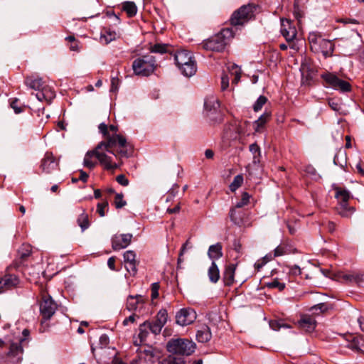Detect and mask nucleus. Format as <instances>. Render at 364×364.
Instances as JSON below:
<instances>
[{"mask_svg":"<svg viewBox=\"0 0 364 364\" xmlns=\"http://www.w3.org/2000/svg\"><path fill=\"white\" fill-rule=\"evenodd\" d=\"M133 146L127 141L122 135H114L108 138V141H102L95 149L86 153L83 164L92 169L97 163L92 161L95 157L106 170H114L121 164L122 158H129L132 155Z\"/></svg>","mask_w":364,"mask_h":364,"instance_id":"1","label":"nucleus"},{"mask_svg":"<svg viewBox=\"0 0 364 364\" xmlns=\"http://www.w3.org/2000/svg\"><path fill=\"white\" fill-rule=\"evenodd\" d=\"M233 38V32L231 28H223L216 35L205 40L202 43L203 49L214 52H223L230 38Z\"/></svg>","mask_w":364,"mask_h":364,"instance_id":"2","label":"nucleus"},{"mask_svg":"<svg viewBox=\"0 0 364 364\" xmlns=\"http://www.w3.org/2000/svg\"><path fill=\"white\" fill-rule=\"evenodd\" d=\"M174 60L183 75L191 77L196 73V61L190 52L185 50L177 51L174 53Z\"/></svg>","mask_w":364,"mask_h":364,"instance_id":"3","label":"nucleus"},{"mask_svg":"<svg viewBox=\"0 0 364 364\" xmlns=\"http://www.w3.org/2000/svg\"><path fill=\"white\" fill-rule=\"evenodd\" d=\"M167 350L173 355L188 356L196 349V344L187 338H171L166 344Z\"/></svg>","mask_w":364,"mask_h":364,"instance_id":"4","label":"nucleus"},{"mask_svg":"<svg viewBox=\"0 0 364 364\" xmlns=\"http://www.w3.org/2000/svg\"><path fill=\"white\" fill-rule=\"evenodd\" d=\"M25 83L30 88L38 91L36 97L39 101L50 102L55 97V92L50 87L44 86L41 77H27Z\"/></svg>","mask_w":364,"mask_h":364,"instance_id":"5","label":"nucleus"},{"mask_svg":"<svg viewBox=\"0 0 364 364\" xmlns=\"http://www.w3.org/2000/svg\"><path fill=\"white\" fill-rule=\"evenodd\" d=\"M156 67V59L151 55L141 56L132 63V69L136 75L149 76L154 71Z\"/></svg>","mask_w":364,"mask_h":364,"instance_id":"6","label":"nucleus"},{"mask_svg":"<svg viewBox=\"0 0 364 364\" xmlns=\"http://www.w3.org/2000/svg\"><path fill=\"white\" fill-rule=\"evenodd\" d=\"M29 331L24 329L22 332L23 338H21L18 343H12L9 346V350L6 354V364H20L22 360L23 347L22 343L25 342L29 336Z\"/></svg>","mask_w":364,"mask_h":364,"instance_id":"7","label":"nucleus"},{"mask_svg":"<svg viewBox=\"0 0 364 364\" xmlns=\"http://www.w3.org/2000/svg\"><path fill=\"white\" fill-rule=\"evenodd\" d=\"M256 7L253 4L242 6L235 11L230 18L231 24L233 26H240L247 23L254 16V12Z\"/></svg>","mask_w":364,"mask_h":364,"instance_id":"8","label":"nucleus"},{"mask_svg":"<svg viewBox=\"0 0 364 364\" xmlns=\"http://www.w3.org/2000/svg\"><path fill=\"white\" fill-rule=\"evenodd\" d=\"M321 78L328 86L336 90H339L342 92H350L351 90V85L348 82L339 78L333 73H325L321 75Z\"/></svg>","mask_w":364,"mask_h":364,"instance_id":"9","label":"nucleus"},{"mask_svg":"<svg viewBox=\"0 0 364 364\" xmlns=\"http://www.w3.org/2000/svg\"><path fill=\"white\" fill-rule=\"evenodd\" d=\"M40 314L44 321L49 320L57 309V304L50 296L43 294L39 304Z\"/></svg>","mask_w":364,"mask_h":364,"instance_id":"10","label":"nucleus"},{"mask_svg":"<svg viewBox=\"0 0 364 364\" xmlns=\"http://www.w3.org/2000/svg\"><path fill=\"white\" fill-rule=\"evenodd\" d=\"M147 299L141 295H129L126 301V309L129 311H138L139 313L144 309Z\"/></svg>","mask_w":364,"mask_h":364,"instance_id":"11","label":"nucleus"},{"mask_svg":"<svg viewBox=\"0 0 364 364\" xmlns=\"http://www.w3.org/2000/svg\"><path fill=\"white\" fill-rule=\"evenodd\" d=\"M196 319V313L191 308L181 309L176 315V323L182 326L191 324Z\"/></svg>","mask_w":364,"mask_h":364,"instance_id":"12","label":"nucleus"},{"mask_svg":"<svg viewBox=\"0 0 364 364\" xmlns=\"http://www.w3.org/2000/svg\"><path fill=\"white\" fill-rule=\"evenodd\" d=\"M281 33L287 42L292 41L296 36L297 31L292 25V22L288 19H281Z\"/></svg>","mask_w":364,"mask_h":364,"instance_id":"13","label":"nucleus"},{"mask_svg":"<svg viewBox=\"0 0 364 364\" xmlns=\"http://www.w3.org/2000/svg\"><path fill=\"white\" fill-rule=\"evenodd\" d=\"M124 262L125 268L131 275H135L137 272L139 262L136 259V253L134 251L128 250L124 253Z\"/></svg>","mask_w":364,"mask_h":364,"instance_id":"14","label":"nucleus"},{"mask_svg":"<svg viewBox=\"0 0 364 364\" xmlns=\"http://www.w3.org/2000/svg\"><path fill=\"white\" fill-rule=\"evenodd\" d=\"M132 235L119 234L114 235L112 238V246L114 250H119L127 247L131 242Z\"/></svg>","mask_w":364,"mask_h":364,"instance_id":"15","label":"nucleus"},{"mask_svg":"<svg viewBox=\"0 0 364 364\" xmlns=\"http://www.w3.org/2000/svg\"><path fill=\"white\" fill-rule=\"evenodd\" d=\"M58 167V161L55 160L53 154L46 152L41 161V168L46 173H50Z\"/></svg>","mask_w":364,"mask_h":364,"instance_id":"16","label":"nucleus"},{"mask_svg":"<svg viewBox=\"0 0 364 364\" xmlns=\"http://www.w3.org/2000/svg\"><path fill=\"white\" fill-rule=\"evenodd\" d=\"M299 328L307 333L313 332L316 326L315 318L309 315H302L297 322Z\"/></svg>","mask_w":364,"mask_h":364,"instance_id":"17","label":"nucleus"},{"mask_svg":"<svg viewBox=\"0 0 364 364\" xmlns=\"http://www.w3.org/2000/svg\"><path fill=\"white\" fill-rule=\"evenodd\" d=\"M19 278L14 274H6L0 279V292L18 286Z\"/></svg>","mask_w":364,"mask_h":364,"instance_id":"18","label":"nucleus"},{"mask_svg":"<svg viewBox=\"0 0 364 364\" xmlns=\"http://www.w3.org/2000/svg\"><path fill=\"white\" fill-rule=\"evenodd\" d=\"M236 266L237 264H230L225 267L223 274V282L225 286H231L233 284Z\"/></svg>","mask_w":364,"mask_h":364,"instance_id":"19","label":"nucleus"},{"mask_svg":"<svg viewBox=\"0 0 364 364\" xmlns=\"http://www.w3.org/2000/svg\"><path fill=\"white\" fill-rule=\"evenodd\" d=\"M138 358L144 362H153L154 353L150 346L141 347L137 350Z\"/></svg>","mask_w":364,"mask_h":364,"instance_id":"20","label":"nucleus"},{"mask_svg":"<svg viewBox=\"0 0 364 364\" xmlns=\"http://www.w3.org/2000/svg\"><path fill=\"white\" fill-rule=\"evenodd\" d=\"M149 329L148 328V321L141 323L139 327L138 338L134 341L135 346H140L142 343L145 342L149 335Z\"/></svg>","mask_w":364,"mask_h":364,"instance_id":"21","label":"nucleus"},{"mask_svg":"<svg viewBox=\"0 0 364 364\" xmlns=\"http://www.w3.org/2000/svg\"><path fill=\"white\" fill-rule=\"evenodd\" d=\"M212 337L210 328L206 326H202L196 333V338L198 342L206 343L210 340Z\"/></svg>","mask_w":364,"mask_h":364,"instance_id":"22","label":"nucleus"},{"mask_svg":"<svg viewBox=\"0 0 364 364\" xmlns=\"http://www.w3.org/2000/svg\"><path fill=\"white\" fill-rule=\"evenodd\" d=\"M222 249L223 247L220 242L210 245L208 252V257L213 259V261L218 259L223 256Z\"/></svg>","mask_w":364,"mask_h":364,"instance_id":"23","label":"nucleus"},{"mask_svg":"<svg viewBox=\"0 0 364 364\" xmlns=\"http://www.w3.org/2000/svg\"><path fill=\"white\" fill-rule=\"evenodd\" d=\"M336 191L335 197L338 200V205L340 204H347L348 203V200L350 198V193L346 189L336 187L334 188Z\"/></svg>","mask_w":364,"mask_h":364,"instance_id":"24","label":"nucleus"},{"mask_svg":"<svg viewBox=\"0 0 364 364\" xmlns=\"http://www.w3.org/2000/svg\"><path fill=\"white\" fill-rule=\"evenodd\" d=\"M204 107L207 111L216 112L220 107V103L215 97L210 96L205 100Z\"/></svg>","mask_w":364,"mask_h":364,"instance_id":"25","label":"nucleus"},{"mask_svg":"<svg viewBox=\"0 0 364 364\" xmlns=\"http://www.w3.org/2000/svg\"><path fill=\"white\" fill-rule=\"evenodd\" d=\"M209 279L213 283H216L220 279V271L215 261H213L208 272Z\"/></svg>","mask_w":364,"mask_h":364,"instance_id":"26","label":"nucleus"},{"mask_svg":"<svg viewBox=\"0 0 364 364\" xmlns=\"http://www.w3.org/2000/svg\"><path fill=\"white\" fill-rule=\"evenodd\" d=\"M354 211V208L348 206V203L340 204L337 208V212L338 215H340L343 218H350Z\"/></svg>","mask_w":364,"mask_h":364,"instance_id":"27","label":"nucleus"},{"mask_svg":"<svg viewBox=\"0 0 364 364\" xmlns=\"http://www.w3.org/2000/svg\"><path fill=\"white\" fill-rule=\"evenodd\" d=\"M271 114L265 112L262 114L259 118L255 122L256 127L255 128V132H259L263 128L264 125L269 120Z\"/></svg>","mask_w":364,"mask_h":364,"instance_id":"28","label":"nucleus"},{"mask_svg":"<svg viewBox=\"0 0 364 364\" xmlns=\"http://www.w3.org/2000/svg\"><path fill=\"white\" fill-rule=\"evenodd\" d=\"M122 10L124 11L129 17H133L136 14L137 7L132 1H126L122 4Z\"/></svg>","mask_w":364,"mask_h":364,"instance_id":"29","label":"nucleus"},{"mask_svg":"<svg viewBox=\"0 0 364 364\" xmlns=\"http://www.w3.org/2000/svg\"><path fill=\"white\" fill-rule=\"evenodd\" d=\"M318 40L320 41L321 44L323 47H325L326 48L328 47H329L330 50H333V46H332L331 41L318 38V36L316 33H310L309 34V41L311 43H317Z\"/></svg>","mask_w":364,"mask_h":364,"instance_id":"30","label":"nucleus"},{"mask_svg":"<svg viewBox=\"0 0 364 364\" xmlns=\"http://www.w3.org/2000/svg\"><path fill=\"white\" fill-rule=\"evenodd\" d=\"M269 326L274 331H279L281 328H291V326L285 323L283 320H271L269 321Z\"/></svg>","mask_w":364,"mask_h":364,"instance_id":"31","label":"nucleus"},{"mask_svg":"<svg viewBox=\"0 0 364 364\" xmlns=\"http://www.w3.org/2000/svg\"><path fill=\"white\" fill-rule=\"evenodd\" d=\"M228 70L231 74L234 75V78L232 80V84H237L241 77L240 69L235 64H232L228 66Z\"/></svg>","mask_w":364,"mask_h":364,"instance_id":"32","label":"nucleus"},{"mask_svg":"<svg viewBox=\"0 0 364 364\" xmlns=\"http://www.w3.org/2000/svg\"><path fill=\"white\" fill-rule=\"evenodd\" d=\"M170 48H171V46L168 44L156 43V44L151 46L150 51L151 53L163 54V53L169 52Z\"/></svg>","mask_w":364,"mask_h":364,"instance_id":"33","label":"nucleus"},{"mask_svg":"<svg viewBox=\"0 0 364 364\" xmlns=\"http://www.w3.org/2000/svg\"><path fill=\"white\" fill-rule=\"evenodd\" d=\"M235 206L230 210V218L235 224L240 225L242 223V214L240 211H237Z\"/></svg>","mask_w":364,"mask_h":364,"instance_id":"34","label":"nucleus"},{"mask_svg":"<svg viewBox=\"0 0 364 364\" xmlns=\"http://www.w3.org/2000/svg\"><path fill=\"white\" fill-rule=\"evenodd\" d=\"M333 163L336 165L343 168L346 165V154L345 152L339 151L337 153L333 159Z\"/></svg>","mask_w":364,"mask_h":364,"instance_id":"35","label":"nucleus"},{"mask_svg":"<svg viewBox=\"0 0 364 364\" xmlns=\"http://www.w3.org/2000/svg\"><path fill=\"white\" fill-rule=\"evenodd\" d=\"M243 176L242 174H238L235 176L233 181L230 184L229 188L232 192H235L237 188H239L243 183Z\"/></svg>","mask_w":364,"mask_h":364,"instance_id":"36","label":"nucleus"},{"mask_svg":"<svg viewBox=\"0 0 364 364\" xmlns=\"http://www.w3.org/2000/svg\"><path fill=\"white\" fill-rule=\"evenodd\" d=\"M77 224L81 228L82 231L85 230L89 227L88 215L84 211L77 218Z\"/></svg>","mask_w":364,"mask_h":364,"instance_id":"37","label":"nucleus"},{"mask_svg":"<svg viewBox=\"0 0 364 364\" xmlns=\"http://www.w3.org/2000/svg\"><path fill=\"white\" fill-rule=\"evenodd\" d=\"M161 364H185V361L183 358H176L173 354L169 355L167 358L164 359Z\"/></svg>","mask_w":364,"mask_h":364,"instance_id":"38","label":"nucleus"},{"mask_svg":"<svg viewBox=\"0 0 364 364\" xmlns=\"http://www.w3.org/2000/svg\"><path fill=\"white\" fill-rule=\"evenodd\" d=\"M168 319V313L166 309H161L156 315V321L160 325L164 326Z\"/></svg>","mask_w":364,"mask_h":364,"instance_id":"39","label":"nucleus"},{"mask_svg":"<svg viewBox=\"0 0 364 364\" xmlns=\"http://www.w3.org/2000/svg\"><path fill=\"white\" fill-rule=\"evenodd\" d=\"M164 326L160 325L157 321H154L151 323L148 321V328L155 335L159 334Z\"/></svg>","mask_w":364,"mask_h":364,"instance_id":"40","label":"nucleus"},{"mask_svg":"<svg viewBox=\"0 0 364 364\" xmlns=\"http://www.w3.org/2000/svg\"><path fill=\"white\" fill-rule=\"evenodd\" d=\"M267 102V98L265 96H264V95L259 96L253 105L254 111L258 112V111L261 110V109L266 104Z\"/></svg>","mask_w":364,"mask_h":364,"instance_id":"41","label":"nucleus"},{"mask_svg":"<svg viewBox=\"0 0 364 364\" xmlns=\"http://www.w3.org/2000/svg\"><path fill=\"white\" fill-rule=\"evenodd\" d=\"M289 253V249L287 245H280L274 250V257H280Z\"/></svg>","mask_w":364,"mask_h":364,"instance_id":"42","label":"nucleus"},{"mask_svg":"<svg viewBox=\"0 0 364 364\" xmlns=\"http://www.w3.org/2000/svg\"><path fill=\"white\" fill-rule=\"evenodd\" d=\"M98 129H99L100 132L102 133L103 134L104 137L105 138V139L104 141H108L109 137L114 136L115 135V134H109L108 126L104 122L100 124Z\"/></svg>","mask_w":364,"mask_h":364,"instance_id":"43","label":"nucleus"},{"mask_svg":"<svg viewBox=\"0 0 364 364\" xmlns=\"http://www.w3.org/2000/svg\"><path fill=\"white\" fill-rule=\"evenodd\" d=\"M267 287L269 288H277L279 291H282L285 288V284L281 283L277 279H274L272 282L267 283Z\"/></svg>","mask_w":364,"mask_h":364,"instance_id":"44","label":"nucleus"},{"mask_svg":"<svg viewBox=\"0 0 364 364\" xmlns=\"http://www.w3.org/2000/svg\"><path fill=\"white\" fill-rule=\"evenodd\" d=\"M250 196L247 192H244L242 194L241 200L235 205V208H240L244 205H247L249 202Z\"/></svg>","mask_w":364,"mask_h":364,"instance_id":"45","label":"nucleus"},{"mask_svg":"<svg viewBox=\"0 0 364 364\" xmlns=\"http://www.w3.org/2000/svg\"><path fill=\"white\" fill-rule=\"evenodd\" d=\"M114 204L116 208H121L126 205V201L123 200V195L122 193L117 194L114 198Z\"/></svg>","mask_w":364,"mask_h":364,"instance_id":"46","label":"nucleus"},{"mask_svg":"<svg viewBox=\"0 0 364 364\" xmlns=\"http://www.w3.org/2000/svg\"><path fill=\"white\" fill-rule=\"evenodd\" d=\"M339 278L346 282L353 283L354 272L341 273Z\"/></svg>","mask_w":364,"mask_h":364,"instance_id":"47","label":"nucleus"},{"mask_svg":"<svg viewBox=\"0 0 364 364\" xmlns=\"http://www.w3.org/2000/svg\"><path fill=\"white\" fill-rule=\"evenodd\" d=\"M363 282H364V272H354L353 283L360 286Z\"/></svg>","mask_w":364,"mask_h":364,"instance_id":"48","label":"nucleus"},{"mask_svg":"<svg viewBox=\"0 0 364 364\" xmlns=\"http://www.w3.org/2000/svg\"><path fill=\"white\" fill-rule=\"evenodd\" d=\"M18 100L14 99L11 102V107L14 110L16 114H19L23 112V108L18 105Z\"/></svg>","mask_w":364,"mask_h":364,"instance_id":"49","label":"nucleus"},{"mask_svg":"<svg viewBox=\"0 0 364 364\" xmlns=\"http://www.w3.org/2000/svg\"><path fill=\"white\" fill-rule=\"evenodd\" d=\"M119 85V80L116 77H112L111 79L110 92H115L118 90Z\"/></svg>","mask_w":364,"mask_h":364,"instance_id":"50","label":"nucleus"},{"mask_svg":"<svg viewBox=\"0 0 364 364\" xmlns=\"http://www.w3.org/2000/svg\"><path fill=\"white\" fill-rule=\"evenodd\" d=\"M108 206V203L107 201H105L103 203H98L97 204V213H99V215L101 216V217H103L105 216V209Z\"/></svg>","mask_w":364,"mask_h":364,"instance_id":"51","label":"nucleus"},{"mask_svg":"<svg viewBox=\"0 0 364 364\" xmlns=\"http://www.w3.org/2000/svg\"><path fill=\"white\" fill-rule=\"evenodd\" d=\"M186 245H187V243L183 244L180 250L179 256L178 258V262H177V268L178 269L181 268V264L183 262V254L186 249Z\"/></svg>","mask_w":364,"mask_h":364,"instance_id":"52","label":"nucleus"},{"mask_svg":"<svg viewBox=\"0 0 364 364\" xmlns=\"http://www.w3.org/2000/svg\"><path fill=\"white\" fill-rule=\"evenodd\" d=\"M159 283H153L151 284V299L154 300L159 296Z\"/></svg>","mask_w":364,"mask_h":364,"instance_id":"53","label":"nucleus"},{"mask_svg":"<svg viewBox=\"0 0 364 364\" xmlns=\"http://www.w3.org/2000/svg\"><path fill=\"white\" fill-rule=\"evenodd\" d=\"M31 253V250L28 245H26L23 250L19 251L20 257L23 259L30 256Z\"/></svg>","mask_w":364,"mask_h":364,"instance_id":"54","label":"nucleus"},{"mask_svg":"<svg viewBox=\"0 0 364 364\" xmlns=\"http://www.w3.org/2000/svg\"><path fill=\"white\" fill-rule=\"evenodd\" d=\"M116 180L120 185L123 186H127L129 184V180L123 174L117 176Z\"/></svg>","mask_w":364,"mask_h":364,"instance_id":"55","label":"nucleus"},{"mask_svg":"<svg viewBox=\"0 0 364 364\" xmlns=\"http://www.w3.org/2000/svg\"><path fill=\"white\" fill-rule=\"evenodd\" d=\"M229 86V77L227 75L221 77V90H225Z\"/></svg>","mask_w":364,"mask_h":364,"instance_id":"56","label":"nucleus"},{"mask_svg":"<svg viewBox=\"0 0 364 364\" xmlns=\"http://www.w3.org/2000/svg\"><path fill=\"white\" fill-rule=\"evenodd\" d=\"M115 36H116V33H107V35H102L101 36V39H104L105 43H109L110 41H112V40H114L115 38Z\"/></svg>","mask_w":364,"mask_h":364,"instance_id":"57","label":"nucleus"},{"mask_svg":"<svg viewBox=\"0 0 364 364\" xmlns=\"http://www.w3.org/2000/svg\"><path fill=\"white\" fill-rule=\"evenodd\" d=\"M301 271L299 266L294 265L289 267V274L292 275H299L301 274Z\"/></svg>","mask_w":364,"mask_h":364,"instance_id":"58","label":"nucleus"},{"mask_svg":"<svg viewBox=\"0 0 364 364\" xmlns=\"http://www.w3.org/2000/svg\"><path fill=\"white\" fill-rule=\"evenodd\" d=\"M136 317L139 318V316H136L135 314H132L129 317L126 318L123 321V325L127 326L129 322L134 323L136 320Z\"/></svg>","mask_w":364,"mask_h":364,"instance_id":"59","label":"nucleus"},{"mask_svg":"<svg viewBox=\"0 0 364 364\" xmlns=\"http://www.w3.org/2000/svg\"><path fill=\"white\" fill-rule=\"evenodd\" d=\"M250 151L253 154H257L258 155H260V148L259 146L256 144H252L250 146Z\"/></svg>","mask_w":364,"mask_h":364,"instance_id":"60","label":"nucleus"},{"mask_svg":"<svg viewBox=\"0 0 364 364\" xmlns=\"http://www.w3.org/2000/svg\"><path fill=\"white\" fill-rule=\"evenodd\" d=\"M304 171L311 176H315L316 173V169L311 165L306 166Z\"/></svg>","mask_w":364,"mask_h":364,"instance_id":"61","label":"nucleus"},{"mask_svg":"<svg viewBox=\"0 0 364 364\" xmlns=\"http://www.w3.org/2000/svg\"><path fill=\"white\" fill-rule=\"evenodd\" d=\"M107 265L112 270H115V258L114 257H111L108 259Z\"/></svg>","mask_w":364,"mask_h":364,"instance_id":"62","label":"nucleus"},{"mask_svg":"<svg viewBox=\"0 0 364 364\" xmlns=\"http://www.w3.org/2000/svg\"><path fill=\"white\" fill-rule=\"evenodd\" d=\"M318 309L320 310L321 311H324L326 310V307L325 304L323 303L318 304L315 305L311 307L312 311L318 310Z\"/></svg>","mask_w":364,"mask_h":364,"instance_id":"63","label":"nucleus"},{"mask_svg":"<svg viewBox=\"0 0 364 364\" xmlns=\"http://www.w3.org/2000/svg\"><path fill=\"white\" fill-rule=\"evenodd\" d=\"M266 263L261 259L255 264V268L259 271Z\"/></svg>","mask_w":364,"mask_h":364,"instance_id":"64","label":"nucleus"}]
</instances>
